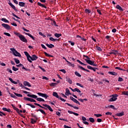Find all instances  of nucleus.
Segmentation results:
<instances>
[{"label":"nucleus","mask_w":128,"mask_h":128,"mask_svg":"<svg viewBox=\"0 0 128 128\" xmlns=\"http://www.w3.org/2000/svg\"><path fill=\"white\" fill-rule=\"evenodd\" d=\"M34 104L35 106H39L40 108H44V110H48H48H49L50 112H54V110H52V108H50V106L46 104H42V106H43L38 103H34Z\"/></svg>","instance_id":"f257e3e1"},{"label":"nucleus","mask_w":128,"mask_h":128,"mask_svg":"<svg viewBox=\"0 0 128 128\" xmlns=\"http://www.w3.org/2000/svg\"><path fill=\"white\" fill-rule=\"evenodd\" d=\"M10 50L12 52L14 56H18V58H20L22 56V55L20 54V52H18L16 49L14 48H10Z\"/></svg>","instance_id":"f03ea898"},{"label":"nucleus","mask_w":128,"mask_h":128,"mask_svg":"<svg viewBox=\"0 0 128 128\" xmlns=\"http://www.w3.org/2000/svg\"><path fill=\"white\" fill-rule=\"evenodd\" d=\"M118 94H116L114 95H112V98H111L109 100L108 102H116V100H118Z\"/></svg>","instance_id":"7ed1b4c3"},{"label":"nucleus","mask_w":128,"mask_h":128,"mask_svg":"<svg viewBox=\"0 0 128 128\" xmlns=\"http://www.w3.org/2000/svg\"><path fill=\"white\" fill-rule=\"evenodd\" d=\"M20 40L22 42H28V40L26 39V37H24V36L22 34L20 37L19 38Z\"/></svg>","instance_id":"20e7f679"},{"label":"nucleus","mask_w":128,"mask_h":128,"mask_svg":"<svg viewBox=\"0 0 128 128\" xmlns=\"http://www.w3.org/2000/svg\"><path fill=\"white\" fill-rule=\"evenodd\" d=\"M24 54L25 56H26L28 62H30V63L32 62V60H30V55L28 52H24Z\"/></svg>","instance_id":"39448f33"},{"label":"nucleus","mask_w":128,"mask_h":128,"mask_svg":"<svg viewBox=\"0 0 128 128\" xmlns=\"http://www.w3.org/2000/svg\"><path fill=\"white\" fill-rule=\"evenodd\" d=\"M11 106L14 108V110H16V112H18V114H20V116H22V114L20 113V110L18 108L14 106L13 104H12Z\"/></svg>","instance_id":"423d86ee"},{"label":"nucleus","mask_w":128,"mask_h":128,"mask_svg":"<svg viewBox=\"0 0 128 128\" xmlns=\"http://www.w3.org/2000/svg\"><path fill=\"white\" fill-rule=\"evenodd\" d=\"M2 26H3V28H6V30H10V25L8 24H2Z\"/></svg>","instance_id":"0eeeda50"},{"label":"nucleus","mask_w":128,"mask_h":128,"mask_svg":"<svg viewBox=\"0 0 128 128\" xmlns=\"http://www.w3.org/2000/svg\"><path fill=\"white\" fill-rule=\"evenodd\" d=\"M38 58V56H36V54H34L32 55V56H30V60H36V59Z\"/></svg>","instance_id":"6e6552de"},{"label":"nucleus","mask_w":128,"mask_h":128,"mask_svg":"<svg viewBox=\"0 0 128 128\" xmlns=\"http://www.w3.org/2000/svg\"><path fill=\"white\" fill-rule=\"evenodd\" d=\"M87 68H88V70H94V72H96V70H98V68H96V67L92 68V66H87Z\"/></svg>","instance_id":"1a4fd4ad"},{"label":"nucleus","mask_w":128,"mask_h":128,"mask_svg":"<svg viewBox=\"0 0 128 128\" xmlns=\"http://www.w3.org/2000/svg\"><path fill=\"white\" fill-rule=\"evenodd\" d=\"M84 60L88 64H90V66H92L93 62H94V61H92L90 60H88V59L85 58Z\"/></svg>","instance_id":"9d476101"},{"label":"nucleus","mask_w":128,"mask_h":128,"mask_svg":"<svg viewBox=\"0 0 128 128\" xmlns=\"http://www.w3.org/2000/svg\"><path fill=\"white\" fill-rule=\"evenodd\" d=\"M23 84L25 86H28L29 88H30V86H32L30 84L26 81H24Z\"/></svg>","instance_id":"9b49d317"},{"label":"nucleus","mask_w":128,"mask_h":128,"mask_svg":"<svg viewBox=\"0 0 128 128\" xmlns=\"http://www.w3.org/2000/svg\"><path fill=\"white\" fill-rule=\"evenodd\" d=\"M8 4L11 6V8H13V10H15V12H18V10L16 8V6L12 4V2H8Z\"/></svg>","instance_id":"f8f14e48"},{"label":"nucleus","mask_w":128,"mask_h":128,"mask_svg":"<svg viewBox=\"0 0 128 128\" xmlns=\"http://www.w3.org/2000/svg\"><path fill=\"white\" fill-rule=\"evenodd\" d=\"M24 34H26V36H30V38H32V40H36V38H34V37L33 36H32V34H30V33H26V32H24Z\"/></svg>","instance_id":"ddd939ff"},{"label":"nucleus","mask_w":128,"mask_h":128,"mask_svg":"<svg viewBox=\"0 0 128 128\" xmlns=\"http://www.w3.org/2000/svg\"><path fill=\"white\" fill-rule=\"evenodd\" d=\"M29 98H38V96L34 94H27Z\"/></svg>","instance_id":"4468645a"},{"label":"nucleus","mask_w":128,"mask_h":128,"mask_svg":"<svg viewBox=\"0 0 128 128\" xmlns=\"http://www.w3.org/2000/svg\"><path fill=\"white\" fill-rule=\"evenodd\" d=\"M68 114H74V116H80V114H78L76 113V112H72V111L68 110Z\"/></svg>","instance_id":"2eb2a0df"},{"label":"nucleus","mask_w":128,"mask_h":128,"mask_svg":"<svg viewBox=\"0 0 128 128\" xmlns=\"http://www.w3.org/2000/svg\"><path fill=\"white\" fill-rule=\"evenodd\" d=\"M78 68H80V70H84L85 72H90V70H88L86 69L82 66H79Z\"/></svg>","instance_id":"dca6fc26"},{"label":"nucleus","mask_w":128,"mask_h":128,"mask_svg":"<svg viewBox=\"0 0 128 128\" xmlns=\"http://www.w3.org/2000/svg\"><path fill=\"white\" fill-rule=\"evenodd\" d=\"M116 8H117V10H120V12H124V9H122V6H120V5L118 4L116 6Z\"/></svg>","instance_id":"f3484780"},{"label":"nucleus","mask_w":128,"mask_h":128,"mask_svg":"<svg viewBox=\"0 0 128 128\" xmlns=\"http://www.w3.org/2000/svg\"><path fill=\"white\" fill-rule=\"evenodd\" d=\"M66 104H68V106H71L72 108H75L76 110H78V107L74 106L72 104H70L68 103H66Z\"/></svg>","instance_id":"a211bd4d"},{"label":"nucleus","mask_w":128,"mask_h":128,"mask_svg":"<svg viewBox=\"0 0 128 128\" xmlns=\"http://www.w3.org/2000/svg\"><path fill=\"white\" fill-rule=\"evenodd\" d=\"M46 46L49 48H54V45L52 44H46Z\"/></svg>","instance_id":"6ab92c4d"},{"label":"nucleus","mask_w":128,"mask_h":128,"mask_svg":"<svg viewBox=\"0 0 128 128\" xmlns=\"http://www.w3.org/2000/svg\"><path fill=\"white\" fill-rule=\"evenodd\" d=\"M37 4L38 6H42V8H46V6H44V4H42V3L40 2H38L37 3Z\"/></svg>","instance_id":"aec40b11"},{"label":"nucleus","mask_w":128,"mask_h":128,"mask_svg":"<svg viewBox=\"0 0 128 128\" xmlns=\"http://www.w3.org/2000/svg\"><path fill=\"white\" fill-rule=\"evenodd\" d=\"M36 112H40L42 114H44V116H46V113L44 110L42 109H38V110H36Z\"/></svg>","instance_id":"412c9836"},{"label":"nucleus","mask_w":128,"mask_h":128,"mask_svg":"<svg viewBox=\"0 0 128 128\" xmlns=\"http://www.w3.org/2000/svg\"><path fill=\"white\" fill-rule=\"evenodd\" d=\"M109 74H112V76H118V73L114 72H108Z\"/></svg>","instance_id":"4be33fe9"},{"label":"nucleus","mask_w":128,"mask_h":128,"mask_svg":"<svg viewBox=\"0 0 128 128\" xmlns=\"http://www.w3.org/2000/svg\"><path fill=\"white\" fill-rule=\"evenodd\" d=\"M116 116H124V112H122L120 113H117Z\"/></svg>","instance_id":"5701e85b"},{"label":"nucleus","mask_w":128,"mask_h":128,"mask_svg":"<svg viewBox=\"0 0 128 128\" xmlns=\"http://www.w3.org/2000/svg\"><path fill=\"white\" fill-rule=\"evenodd\" d=\"M66 96H68V94H70V90H68V88H66V93H65Z\"/></svg>","instance_id":"b1692460"},{"label":"nucleus","mask_w":128,"mask_h":128,"mask_svg":"<svg viewBox=\"0 0 128 128\" xmlns=\"http://www.w3.org/2000/svg\"><path fill=\"white\" fill-rule=\"evenodd\" d=\"M8 80H10V82H12V84H18V82H16L14 81V80H12V78H9Z\"/></svg>","instance_id":"393cba45"},{"label":"nucleus","mask_w":128,"mask_h":128,"mask_svg":"<svg viewBox=\"0 0 128 128\" xmlns=\"http://www.w3.org/2000/svg\"><path fill=\"white\" fill-rule=\"evenodd\" d=\"M72 92H79L80 94L82 92L78 88H75L74 89H73V90H72Z\"/></svg>","instance_id":"a878e982"},{"label":"nucleus","mask_w":128,"mask_h":128,"mask_svg":"<svg viewBox=\"0 0 128 128\" xmlns=\"http://www.w3.org/2000/svg\"><path fill=\"white\" fill-rule=\"evenodd\" d=\"M53 96H55V98H60V96H58V92H53Z\"/></svg>","instance_id":"bb28decb"},{"label":"nucleus","mask_w":128,"mask_h":128,"mask_svg":"<svg viewBox=\"0 0 128 128\" xmlns=\"http://www.w3.org/2000/svg\"><path fill=\"white\" fill-rule=\"evenodd\" d=\"M1 20H2V22H6L7 24L10 23V21H8V20H6V18H2Z\"/></svg>","instance_id":"cd10ccee"},{"label":"nucleus","mask_w":128,"mask_h":128,"mask_svg":"<svg viewBox=\"0 0 128 128\" xmlns=\"http://www.w3.org/2000/svg\"><path fill=\"white\" fill-rule=\"evenodd\" d=\"M18 6H20L24 7L26 6V3L24 2H19Z\"/></svg>","instance_id":"c85d7f7f"},{"label":"nucleus","mask_w":128,"mask_h":128,"mask_svg":"<svg viewBox=\"0 0 128 128\" xmlns=\"http://www.w3.org/2000/svg\"><path fill=\"white\" fill-rule=\"evenodd\" d=\"M112 52H113V54L116 55V54H118V51L116 50H112Z\"/></svg>","instance_id":"c756f323"},{"label":"nucleus","mask_w":128,"mask_h":128,"mask_svg":"<svg viewBox=\"0 0 128 128\" xmlns=\"http://www.w3.org/2000/svg\"><path fill=\"white\" fill-rule=\"evenodd\" d=\"M72 102H75V104H79V106H80V102L78 101V100H76V99L74 98L72 100Z\"/></svg>","instance_id":"7c9ffc66"},{"label":"nucleus","mask_w":128,"mask_h":128,"mask_svg":"<svg viewBox=\"0 0 128 128\" xmlns=\"http://www.w3.org/2000/svg\"><path fill=\"white\" fill-rule=\"evenodd\" d=\"M36 100H38V102H44V100L40 98H37Z\"/></svg>","instance_id":"2f4dec72"},{"label":"nucleus","mask_w":128,"mask_h":128,"mask_svg":"<svg viewBox=\"0 0 128 128\" xmlns=\"http://www.w3.org/2000/svg\"><path fill=\"white\" fill-rule=\"evenodd\" d=\"M50 40H51L52 42H56V40H58V39L54 38L52 37H50Z\"/></svg>","instance_id":"473e14b6"},{"label":"nucleus","mask_w":128,"mask_h":128,"mask_svg":"<svg viewBox=\"0 0 128 128\" xmlns=\"http://www.w3.org/2000/svg\"><path fill=\"white\" fill-rule=\"evenodd\" d=\"M44 54L45 56H48V58H54V56L52 55H50V54H48L46 53V52H44Z\"/></svg>","instance_id":"72a5a7b5"},{"label":"nucleus","mask_w":128,"mask_h":128,"mask_svg":"<svg viewBox=\"0 0 128 128\" xmlns=\"http://www.w3.org/2000/svg\"><path fill=\"white\" fill-rule=\"evenodd\" d=\"M14 94L16 96H18V98H22V94H18V93L14 92Z\"/></svg>","instance_id":"f704fd0d"},{"label":"nucleus","mask_w":128,"mask_h":128,"mask_svg":"<svg viewBox=\"0 0 128 128\" xmlns=\"http://www.w3.org/2000/svg\"><path fill=\"white\" fill-rule=\"evenodd\" d=\"M30 120H31L30 121L31 124H36V121L38 120H34V118H32L30 119Z\"/></svg>","instance_id":"c9c22d12"},{"label":"nucleus","mask_w":128,"mask_h":128,"mask_svg":"<svg viewBox=\"0 0 128 128\" xmlns=\"http://www.w3.org/2000/svg\"><path fill=\"white\" fill-rule=\"evenodd\" d=\"M31 116L32 118H35V120H38V116L36 115H34V113L31 114Z\"/></svg>","instance_id":"e433bc0d"},{"label":"nucleus","mask_w":128,"mask_h":128,"mask_svg":"<svg viewBox=\"0 0 128 128\" xmlns=\"http://www.w3.org/2000/svg\"><path fill=\"white\" fill-rule=\"evenodd\" d=\"M54 36H56V38H60V36H62V34H58V33H56L54 34Z\"/></svg>","instance_id":"4c0bfd02"},{"label":"nucleus","mask_w":128,"mask_h":128,"mask_svg":"<svg viewBox=\"0 0 128 128\" xmlns=\"http://www.w3.org/2000/svg\"><path fill=\"white\" fill-rule=\"evenodd\" d=\"M42 98H44L46 99L48 98V96L46 94H42Z\"/></svg>","instance_id":"58836bf2"},{"label":"nucleus","mask_w":128,"mask_h":128,"mask_svg":"<svg viewBox=\"0 0 128 128\" xmlns=\"http://www.w3.org/2000/svg\"><path fill=\"white\" fill-rule=\"evenodd\" d=\"M122 94L124 96H128V91H124Z\"/></svg>","instance_id":"ea45409f"},{"label":"nucleus","mask_w":128,"mask_h":128,"mask_svg":"<svg viewBox=\"0 0 128 128\" xmlns=\"http://www.w3.org/2000/svg\"><path fill=\"white\" fill-rule=\"evenodd\" d=\"M24 100H28V102H31L32 98L24 97Z\"/></svg>","instance_id":"a19ab883"},{"label":"nucleus","mask_w":128,"mask_h":128,"mask_svg":"<svg viewBox=\"0 0 128 128\" xmlns=\"http://www.w3.org/2000/svg\"><path fill=\"white\" fill-rule=\"evenodd\" d=\"M14 34H16V36H18V38L20 37V36H22V34L18 32H14Z\"/></svg>","instance_id":"79ce46f5"},{"label":"nucleus","mask_w":128,"mask_h":128,"mask_svg":"<svg viewBox=\"0 0 128 128\" xmlns=\"http://www.w3.org/2000/svg\"><path fill=\"white\" fill-rule=\"evenodd\" d=\"M89 120L90 122H92V123L94 122V118H90Z\"/></svg>","instance_id":"37998d69"},{"label":"nucleus","mask_w":128,"mask_h":128,"mask_svg":"<svg viewBox=\"0 0 128 128\" xmlns=\"http://www.w3.org/2000/svg\"><path fill=\"white\" fill-rule=\"evenodd\" d=\"M26 104V106H30L32 108H36V106L34 105L30 104Z\"/></svg>","instance_id":"c03bdc74"},{"label":"nucleus","mask_w":128,"mask_h":128,"mask_svg":"<svg viewBox=\"0 0 128 128\" xmlns=\"http://www.w3.org/2000/svg\"><path fill=\"white\" fill-rule=\"evenodd\" d=\"M76 62H78L79 64H82V66H86V64H84V63H82V62H81L80 60H76Z\"/></svg>","instance_id":"a18cd8bd"},{"label":"nucleus","mask_w":128,"mask_h":128,"mask_svg":"<svg viewBox=\"0 0 128 128\" xmlns=\"http://www.w3.org/2000/svg\"><path fill=\"white\" fill-rule=\"evenodd\" d=\"M84 12H85L86 14H90V12H92V11H90L88 9H86L84 10Z\"/></svg>","instance_id":"49530a36"},{"label":"nucleus","mask_w":128,"mask_h":128,"mask_svg":"<svg viewBox=\"0 0 128 128\" xmlns=\"http://www.w3.org/2000/svg\"><path fill=\"white\" fill-rule=\"evenodd\" d=\"M14 62H15L17 64H20V60H18L16 58H14Z\"/></svg>","instance_id":"de8ad7c7"},{"label":"nucleus","mask_w":128,"mask_h":128,"mask_svg":"<svg viewBox=\"0 0 128 128\" xmlns=\"http://www.w3.org/2000/svg\"><path fill=\"white\" fill-rule=\"evenodd\" d=\"M74 74L76 76H78L79 78H80V76H82V75H80V73H78V72H75Z\"/></svg>","instance_id":"09e8293b"},{"label":"nucleus","mask_w":128,"mask_h":128,"mask_svg":"<svg viewBox=\"0 0 128 128\" xmlns=\"http://www.w3.org/2000/svg\"><path fill=\"white\" fill-rule=\"evenodd\" d=\"M12 70H14V72H17V70H18V68H16V67H14V66H12Z\"/></svg>","instance_id":"8fccbe9b"},{"label":"nucleus","mask_w":128,"mask_h":128,"mask_svg":"<svg viewBox=\"0 0 128 128\" xmlns=\"http://www.w3.org/2000/svg\"><path fill=\"white\" fill-rule=\"evenodd\" d=\"M108 108H112V110H116V108H114V105H110L108 106Z\"/></svg>","instance_id":"3c124183"},{"label":"nucleus","mask_w":128,"mask_h":128,"mask_svg":"<svg viewBox=\"0 0 128 128\" xmlns=\"http://www.w3.org/2000/svg\"><path fill=\"white\" fill-rule=\"evenodd\" d=\"M38 68H40V70H41L44 72H46V70H44V68H42V66H38Z\"/></svg>","instance_id":"603ef678"},{"label":"nucleus","mask_w":128,"mask_h":128,"mask_svg":"<svg viewBox=\"0 0 128 128\" xmlns=\"http://www.w3.org/2000/svg\"><path fill=\"white\" fill-rule=\"evenodd\" d=\"M94 116L96 118H100V116H102V114H94Z\"/></svg>","instance_id":"864d4df0"},{"label":"nucleus","mask_w":128,"mask_h":128,"mask_svg":"<svg viewBox=\"0 0 128 128\" xmlns=\"http://www.w3.org/2000/svg\"><path fill=\"white\" fill-rule=\"evenodd\" d=\"M9 94H10L11 98H16V96L14 94H12L10 93H9Z\"/></svg>","instance_id":"5fc2aeb1"},{"label":"nucleus","mask_w":128,"mask_h":128,"mask_svg":"<svg viewBox=\"0 0 128 128\" xmlns=\"http://www.w3.org/2000/svg\"><path fill=\"white\" fill-rule=\"evenodd\" d=\"M12 16H14L15 18H18V20H20V18L18 16L16 15V14H14V13H12Z\"/></svg>","instance_id":"6e6d98bb"},{"label":"nucleus","mask_w":128,"mask_h":128,"mask_svg":"<svg viewBox=\"0 0 128 128\" xmlns=\"http://www.w3.org/2000/svg\"><path fill=\"white\" fill-rule=\"evenodd\" d=\"M118 82H124V79L122 77H118Z\"/></svg>","instance_id":"4d7b16f0"},{"label":"nucleus","mask_w":128,"mask_h":128,"mask_svg":"<svg viewBox=\"0 0 128 128\" xmlns=\"http://www.w3.org/2000/svg\"><path fill=\"white\" fill-rule=\"evenodd\" d=\"M67 82H68L70 84H72V80H70V78H68L67 80Z\"/></svg>","instance_id":"13d9d810"},{"label":"nucleus","mask_w":128,"mask_h":128,"mask_svg":"<svg viewBox=\"0 0 128 128\" xmlns=\"http://www.w3.org/2000/svg\"><path fill=\"white\" fill-rule=\"evenodd\" d=\"M76 84L77 86H80V88H84V86L80 83L77 82V83H76Z\"/></svg>","instance_id":"bf43d9fd"},{"label":"nucleus","mask_w":128,"mask_h":128,"mask_svg":"<svg viewBox=\"0 0 128 128\" xmlns=\"http://www.w3.org/2000/svg\"><path fill=\"white\" fill-rule=\"evenodd\" d=\"M58 84V83H52L50 84V86H56Z\"/></svg>","instance_id":"052dcab7"},{"label":"nucleus","mask_w":128,"mask_h":128,"mask_svg":"<svg viewBox=\"0 0 128 128\" xmlns=\"http://www.w3.org/2000/svg\"><path fill=\"white\" fill-rule=\"evenodd\" d=\"M40 36H43V38H46V35L44 34H42V32H39Z\"/></svg>","instance_id":"680f3d73"},{"label":"nucleus","mask_w":128,"mask_h":128,"mask_svg":"<svg viewBox=\"0 0 128 128\" xmlns=\"http://www.w3.org/2000/svg\"><path fill=\"white\" fill-rule=\"evenodd\" d=\"M68 44H70L71 46H74V42H72L70 40H68Z\"/></svg>","instance_id":"e2e57ef3"},{"label":"nucleus","mask_w":128,"mask_h":128,"mask_svg":"<svg viewBox=\"0 0 128 128\" xmlns=\"http://www.w3.org/2000/svg\"><path fill=\"white\" fill-rule=\"evenodd\" d=\"M96 50H100V52H102V48H100V47L97 46L96 47Z\"/></svg>","instance_id":"0e129e2a"},{"label":"nucleus","mask_w":128,"mask_h":128,"mask_svg":"<svg viewBox=\"0 0 128 128\" xmlns=\"http://www.w3.org/2000/svg\"><path fill=\"white\" fill-rule=\"evenodd\" d=\"M4 34L5 36H10V34L8 32H4Z\"/></svg>","instance_id":"69168bd1"},{"label":"nucleus","mask_w":128,"mask_h":128,"mask_svg":"<svg viewBox=\"0 0 128 128\" xmlns=\"http://www.w3.org/2000/svg\"><path fill=\"white\" fill-rule=\"evenodd\" d=\"M116 70H124L122 68H120V67H116Z\"/></svg>","instance_id":"338daca9"},{"label":"nucleus","mask_w":128,"mask_h":128,"mask_svg":"<svg viewBox=\"0 0 128 128\" xmlns=\"http://www.w3.org/2000/svg\"><path fill=\"white\" fill-rule=\"evenodd\" d=\"M106 114L108 115V116H112V113L110 112H108L106 113Z\"/></svg>","instance_id":"774afa93"}]
</instances>
